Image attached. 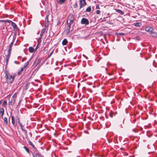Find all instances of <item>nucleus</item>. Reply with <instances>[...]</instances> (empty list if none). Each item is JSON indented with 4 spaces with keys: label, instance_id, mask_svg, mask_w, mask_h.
Returning a JSON list of instances; mask_svg holds the SVG:
<instances>
[{
    "label": "nucleus",
    "instance_id": "nucleus-1",
    "mask_svg": "<svg viewBox=\"0 0 157 157\" xmlns=\"http://www.w3.org/2000/svg\"><path fill=\"white\" fill-rule=\"evenodd\" d=\"M4 73L5 74L4 77L6 82L9 84H12L14 80L16 75L15 74H11L7 70L5 71Z\"/></svg>",
    "mask_w": 157,
    "mask_h": 157
},
{
    "label": "nucleus",
    "instance_id": "nucleus-2",
    "mask_svg": "<svg viewBox=\"0 0 157 157\" xmlns=\"http://www.w3.org/2000/svg\"><path fill=\"white\" fill-rule=\"evenodd\" d=\"M75 17L73 14H70L68 15L67 21V26L65 30L67 34H69L71 25L73 23Z\"/></svg>",
    "mask_w": 157,
    "mask_h": 157
},
{
    "label": "nucleus",
    "instance_id": "nucleus-3",
    "mask_svg": "<svg viewBox=\"0 0 157 157\" xmlns=\"http://www.w3.org/2000/svg\"><path fill=\"white\" fill-rule=\"evenodd\" d=\"M16 119L17 121V122L18 123V124L19 125H20L21 129L22 130L23 132H24V134L26 136H27V130H26L25 129H24L23 128L24 125H23L20 122V119L18 116V115L16 117Z\"/></svg>",
    "mask_w": 157,
    "mask_h": 157
},
{
    "label": "nucleus",
    "instance_id": "nucleus-4",
    "mask_svg": "<svg viewBox=\"0 0 157 157\" xmlns=\"http://www.w3.org/2000/svg\"><path fill=\"white\" fill-rule=\"evenodd\" d=\"M81 23L82 24L87 25L89 24V21L87 19L83 17L81 20Z\"/></svg>",
    "mask_w": 157,
    "mask_h": 157
},
{
    "label": "nucleus",
    "instance_id": "nucleus-5",
    "mask_svg": "<svg viewBox=\"0 0 157 157\" xmlns=\"http://www.w3.org/2000/svg\"><path fill=\"white\" fill-rule=\"evenodd\" d=\"M79 2L80 9H81L82 8L84 7L86 4L85 0H80Z\"/></svg>",
    "mask_w": 157,
    "mask_h": 157
},
{
    "label": "nucleus",
    "instance_id": "nucleus-6",
    "mask_svg": "<svg viewBox=\"0 0 157 157\" xmlns=\"http://www.w3.org/2000/svg\"><path fill=\"white\" fill-rule=\"evenodd\" d=\"M49 15H47L45 19V27H48V23L49 21L48 20Z\"/></svg>",
    "mask_w": 157,
    "mask_h": 157
},
{
    "label": "nucleus",
    "instance_id": "nucleus-7",
    "mask_svg": "<svg viewBox=\"0 0 157 157\" xmlns=\"http://www.w3.org/2000/svg\"><path fill=\"white\" fill-rule=\"evenodd\" d=\"M7 53H8V54L6 55V56H5L6 57L5 58V59L6 61V64H7L8 63L9 58L11 55V53H10V52L9 53V52H7Z\"/></svg>",
    "mask_w": 157,
    "mask_h": 157
},
{
    "label": "nucleus",
    "instance_id": "nucleus-8",
    "mask_svg": "<svg viewBox=\"0 0 157 157\" xmlns=\"http://www.w3.org/2000/svg\"><path fill=\"white\" fill-rule=\"evenodd\" d=\"M4 113V110L3 108H0V117L2 118Z\"/></svg>",
    "mask_w": 157,
    "mask_h": 157
},
{
    "label": "nucleus",
    "instance_id": "nucleus-9",
    "mask_svg": "<svg viewBox=\"0 0 157 157\" xmlns=\"http://www.w3.org/2000/svg\"><path fill=\"white\" fill-rule=\"evenodd\" d=\"M145 30L147 32H151L153 30V28L151 27H145Z\"/></svg>",
    "mask_w": 157,
    "mask_h": 157
},
{
    "label": "nucleus",
    "instance_id": "nucleus-10",
    "mask_svg": "<svg viewBox=\"0 0 157 157\" xmlns=\"http://www.w3.org/2000/svg\"><path fill=\"white\" fill-rule=\"evenodd\" d=\"M13 43H11L10 44L9 46V48L8 49L7 51L8 52H9L10 53H11V51L12 50V47L13 45Z\"/></svg>",
    "mask_w": 157,
    "mask_h": 157
},
{
    "label": "nucleus",
    "instance_id": "nucleus-11",
    "mask_svg": "<svg viewBox=\"0 0 157 157\" xmlns=\"http://www.w3.org/2000/svg\"><path fill=\"white\" fill-rule=\"evenodd\" d=\"M15 99H15L13 98V97L11 98V101H10V105L12 106H13L14 105V104L15 102Z\"/></svg>",
    "mask_w": 157,
    "mask_h": 157
},
{
    "label": "nucleus",
    "instance_id": "nucleus-12",
    "mask_svg": "<svg viewBox=\"0 0 157 157\" xmlns=\"http://www.w3.org/2000/svg\"><path fill=\"white\" fill-rule=\"evenodd\" d=\"M10 117H11V120H12V123L14 126H15L16 125V124H15V121L14 120V117L13 116H12L11 115Z\"/></svg>",
    "mask_w": 157,
    "mask_h": 157
},
{
    "label": "nucleus",
    "instance_id": "nucleus-13",
    "mask_svg": "<svg viewBox=\"0 0 157 157\" xmlns=\"http://www.w3.org/2000/svg\"><path fill=\"white\" fill-rule=\"evenodd\" d=\"M116 11L121 15H123L124 14L123 12L120 10L115 9H114Z\"/></svg>",
    "mask_w": 157,
    "mask_h": 157
},
{
    "label": "nucleus",
    "instance_id": "nucleus-14",
    "mask_svg": "<svg viewBox=\"0 0 157 157\" xmlns=\"http://www.w3.org/2000/svg\"><path fill=\"white\" fill-rule=\"evenodd\" d=\"M151 36L154 37H157V33L155 32L152 31L151 33Z\"/></svg>",
    "mask_w": 157,
    "mask_h": 157
},
{
    "label": "nucleus",
    "instance_id": "nucleus-15",
    "mask_svg": "<svg viewBox=\"0 0 157 157\" xmlns=\"http://www.w3.org/2000/svg\"><path fill=\"white\" fill-rule=\"evenodd\" d=\"M66 0H57V2L58 3L61 5L64 3Z\"/></svg>",
    "mask_w": 157,
    "mask_h": 157
},
{
    "label": "nucleus",
    "instance_id": "nucleus-16",
    "mask_svg": "<svg viewBox=\"0 0 157 157\" xmlns=\"http://www.w3.org/2000/svg\"><path fill=\"white\" fill-rule=\"evenodd\" d=\"M68 43V41L67 39H64L62 42V44L63 45H65L67 44Z\"/></svg>",
    "mask_w": 157,
    "mask_h": 157
},
{
    "label": "nucleus",
    "instance_id": "nucleus-17",
    "mask_svg": "<svg viewBox=\"0 0 157 157\" xmlns=\"http://www.w3.org/2000/svg\"><path fill=\"white\" fill-rule=\"evenodd\" d=\"M41 61L40 59L39 58L38 59V60H36L34 62V63L36 64L35 66H36Z\"/></svg>",
    "mask_w": 157,
    "mask_h": 157
},
{
    "label": "nucleus",
    "instance_id": "nucleus-18",
    "mask_svg": "<svg viewBox=\"0 0 157 157\" xmlns=\"http://www.w3.org/2000/svg\"><path fill=\"white\" fill-rule=\"evenodd\" d=\"M17 32H15L14 33V36H13V40L12 42L11 43H13V44L16 38V35Z\"/></svg>",
    "mask_w": 157,
    "mask_h": 157
},
{
    "label": "nucleus",
    "instance_id": "nucleus-19",
    "mask_svg": "<svg viewBox=\"0 0 157 157\" xmlns=\"http://www.w3.org/2000/svg\"><path fill=\"white\" fill-rule=\"evenodd\" d=\"M30 60V59L29 60V61H27L26 63H25V64L24 67H23V68H24L26 70V67H27V66L29 64Z\"/></svg>",
    "mask_w": 157,
    "mask_h": 157
},
{
    "label": "nucleus",
    "instance_id": "nucleus-20",
    "mask_svg": "<svg viewBox=\"0 0 157 157\" xmlns=\"http://www.w3.org/2000/svg\"><path fill=\"white\" fill-rule=\"evenodd\" d=\"M25 69L24 68H23V67H22L21 68V69L19 70V71H18V72L17 73V75H20L21 72L25 70Z\"/></svg>",
    "mask_w": 157,
    "mask_h": 157
},
{
    "label": "nucleus",
    "instance_id": "nucleus-21",
    "mask_svg": "<svg viewBox=\"0 0 157 157\" xmlns=\"http://www.w3.org/2000/svg\"><path fill=\"white\" fill-rule=\"evenodd\" d=\"M4 123L6 125H8V122L7 118L6 117H4L3 119Z\"/></svg>",
    "mask_w": 157,
    "mask_h": 157
},
{
    "label": "nucleus",
    "instance_id": "nucleus-22",
    "mask_svg": "<svg viewBox=\"0 0 157 157\" xmlns=\"http://www.w3.org/2000/svg\"><path fill=\"white\" fill-rule=\"evenodd\" d=\"M10 22H11V24L13 26V28L14 29L17 28V25L15 23H14L12 21H10Z\"/></svg>",
    "mask_w": 157,
    "mask_h": 157
},
{
    "label": "nucleus",
    "instance_id": "nucleus-23",
    "mask_svg": "<svg viewBox=\"0 0 157 157\" xmlns=\"http://www.w3.org/2000/svg\"><path fill=\"white\" fill-rule=\"evenodd\" d=\"M29 52L30 53H33L34 52V49L32 47H29Z\"/></svg>",
    "mask_w": 157,
    "mask_h": 157
},
{
    "label": "nucleus",
    "instance_id": "nucleus-24",
    "mask_svg": "<svg viewBox=\"0 0 157 157\" xmlns=\"http://www.w3.org/2000/svg\"><path fill=\"white\" fill-rule=\"evenodd\" d=\"M133 25L136 27H140L141 25V24L140 22L135 23Z\"/></svg>",
    "mask_w": 157,
    "mask_h": 157
},
{
    "label": "nucleus",
    "instance_id": "nucleus-25",
    "mask_svg": "<svg viewBox=\"0 0 157 157\" xmlns=\"http://www.w3.org/2000/svg\"><path fill=\"white\" fill-rule=\"evenodd\" d=\"M33 155L34 157H40V155L38 153H36L35 152H33Z\"/></svg>",
    "mask_w": 157,
    "mask_h": 157
},
{
    "label": "nucleus",
    "instance_id": "nucleus-26",
    "mask_svg": "<svg viewBox=\"0 0 157 157\" xmlns=\"http://www.w3.org/2000/svg\"><path fill=\"white\" fill-rule=\"evenodd\" d=\"M28 143H29V144L31 146H32L33 148H34V149H36V148L35 147V146H34V145L32 143V142L30 141H29V142H28Z\"/></svg>",
    "mask_w": 157,
    "mask_h": 157
},
{
    "label": "nucleus",
    "instance_id": "nucleus-27",
    "mask_svg": "<svg viewBox=\"0 0 157 157\" xmlns=\"http://www.w3.org/2000/svg\"><path fill=\"white\" fill-rule=\"evenodd\" d=\"M91 6H90L86 9V10L85 11V12H90L91 11Z\"/></svg>",
    "mask_w": 157,
    "mask_h": 157
},
{
    "label": "nucleus",
    "instance_id": "nucleus-28",
    "mask_svg": "<svg viewBox=\"0 0 157 157\" xmlns=\"http://www.w3.org/2000/svg\"><path fill=\"white\" fill-rule=\"evenodd\" d=\"M7 105V101L6 100L4 101L2 104V106L6 107V106Z\"/></svg>",
    "mask_w": 157,
    "mask_h": 157
},
{
    "label": "nucleus",
    "instance_id": "nucleus-29",
    "mask_svg": "<svg viewBox=\"0 0 157 157\" xmlns=\"http://www.w3.org/2000/svg\"><path fill=\"white\" fill-rule=\"evenodd\" d=\"M10 21H11L9 20H0V22L2 23V22H5V23L6 22H8V23H10Z\"/></svg>",
    "mask_w": 157,
    "mask_h": 157
},
{
    "label": "nucleus",
    "instance_id": "nucleus-30",
    "mask_svg": "<svg viewBox=\"0 0 157 157\" xmlns=\"http://www.w3.org/2000/svg\"><path fill=\"white\" fill-rule=\"evenodd\" d=\"M24 148L25 149V150L29 154L30 153V151H29V149L25 146L24 147Z\"/></svg>",
    "mask_w": 157,
    "mask_h": 157
},
{
    "label": "nucleus",
    "instance_id": "nucleus-31",
    "mask_svg": "<svg viewBox=\"0 0 157 157\" xmlns=\"http://www.w3.org/2000/svg\"><path fill=\"white\" fill-rule=\"evenodd\" d=\"M78 5L77 2H75V3L73 5V7L74 9H76L78 7Z\"/></svg>",
    "mask_w": 157,
    "mask_h": 157
},
{
    "label": "nucleus",
    "instance_id": "nucleus-32",
    "mask_svg": "<svg viewBox=\"0 0 157 157\" xmlns=\"http://www.w3.org/2000/svg\"><path fill=\"white\" fill-rule=\"evenodd\" d=\"M96 13L97 14H100L101 13V12L100 10H97L96 11Z\"/></svg>",
    "mask_w": 157,
    "mask_h": 157
},
{
    "label": "nucleus",
    "instance_id": "nucleus-33",
    "mask_svg": "<svg viewBox=\"0 0 157 157\" xmlns=\"http://www.w3.org/2000/svg\"><path fill=\"white\" fill-rule=\"evenodd\" d=\"M46 31V29L45 28L43 29L41 31V33L44 34Z\"/></svg>",
    "mask_w": 157,
    "mask_h": 157
},
{
    "label": "nucleus",
    "instance_id": "nucleus-34",
    "mask_svg": "<svg viewBox=\"0 0 157 157\" xmlns=\"http://www.w3.org/2000/svg\"><path fill=\"white\" fill-rule=\"evenodd\" d=\"M16 94H17V93H15L13 95L12 98H13H13L16 99V98L17 97Z\"/></svg>",
    "mask_w": 157,
    "mask_h": 157
},
{
    "label": "nucleus",
    "instance_id": "nucleus-35",
    "mask_svg": "<svg viewBox=\"0 0 157 157\" xmlns=\"http://www.w3.org/2000/svg\"><path fill=\"white\" fill-rule=\"evenodd\" d=\"M96 9H100V8L99 7V4H96Z\"/></svg>",
    "mask_w": 157,
    "mask_h": 157
},
{
    "label": "nucleus",
    "instance_id": "nucleus-36",
    "mask_svg": "<svg viewBox=\"0 0 157 157\" xmlns=\"http://www.w3.org/2000/svg\"><path fill=\"white\" fill-rule=\"evenodd\" d=\"M50 39L48 38H47L46 39V42L48 43H49L50 42Z\"/></svg>",
    "mask_w": 157,
    "mask_h": 157
},
{
    "label": "nucleus",
    "instance_id": "nucleus-37",
    "mask_svg": "<svg viewBox=\"0 0 157 157\" xmlns=\"http://www.w3.org/2000/svg\"><path fill=\"white\" fill-rule=\"evenodd\" d=\"M52 52H53V51L52 52H51L49 55H48V58H49L50 57V56L52 55Z\"/></svg>",
    "mask_w": 157,
    "mask_h": 157
},
{
    "label": "nucleus",
    "instance_id": "nucleus-38",
    "mask_svg": "<svg viewBox=\"0 0 157 157\" xmlns=\"http://www.w3.org/2000/svg\"><path fill=\"white\" fill-rule=\"evenodd\" d=\"M136 38L138 40H139L140 39V37L139 36H136Z\"/></svg>",
    "mask_w": 157,
    "mask_h": 157
},
{
    "label": "nucleus",
    "instance_id": "nucleus-39",
    "mask_svg": "<svg viewBox=\"0 0 157 157\" xmlns=\"http://www.w3.org/2000/svg\"><path fill=\"white\" fill-rule=\"evenodd\" d=\"M119 34L120 35H121V36H123V35H124V34L123 33H119Z\"/></svg>",
    "mask_w": 157,
    "mask_h": 157
},
{
    "label": "nucleus",
    "instance_id": "nucleus-40",
    "mask_svg": "<svg viewBox=\"0 0 157 157\" xmlns=\"http://www.w3.org/2000/svg\"><path fill=\"white\" fill-rule=\"evenodd\" d=\"M38 44L36 46V48H35V50H36L37 49V48H39V47H38Z\"/></svg>",
    "mask_w": 157,
    "mask_h": 157
},
{
    "label": "nucleus",
    "instance_id": "nucleus-41",
    "mask_svg": "<svg viewBox=\"0 0 157 157\" xmlns=\"http://www.w3.org/2000/svg\"><path fill=\"white\" fill-rule=\"evenodd\" d=\"M43 34V33H40V36H42Z\"/></svg>",
    "mask_w": 157,
    "mask_h": 157
},
{
    "label": "nucleus",
    "instance_id": "nucleus-42",
    "mask_svg": "<svg viewBox=\"0 0 157 157\" xmlns=\"http://www.w3.org/2000/svg\"><path fill=\"white\" fill-rule=\"evenodd\" d=\"M60 24V20H59L58 22L57 25H59Z\"/></svg>",
    "mask_w": 157,
    "mask_h": 157
},
{
    "label": "nucleus",
    "instance_id": "nucleus-43",
    "mask_svg": "<svg viewBox=\"0 0 157 157\" xmlns=\"http://www.w3.org/2000/svg\"><path fill=\"white\" fill-rule=\"evenodd\" d=\"M2 101V100L0 101V105L1 104V101Z\"/></svg>",
    "mask_w": 157,
    "mask_h": 157
},
{
    "label": "nucleus",
    "instance_id": "nucleus-44",
    "mask_svg": "<svg viewBox=\"0 0 157 157\" xmlns=\"http://www.w3.org/2000/svg\"><path fill=\"white\" fill-rule=\"evenodd\" d=\"M28 86V85L27 84H26V86Z\"/></svg>",
    "mask_w": 157,
    "mask_h": 157
},
{
    "label": "nucleus",
    "instance_id": "nucleus-45",
    "mask_svg": "<svg viewBox=\"0 0 157 157\" xmlns=\"http://www.w3.org/2000/svg\"><path fill=\"white\" fill-rule=\"evenodd\" d=\"M14 62L16 63V62L15 61Z\"/></svg>",
    "mask_w": 157,
    "mask_h": 157
}]
</instances>
